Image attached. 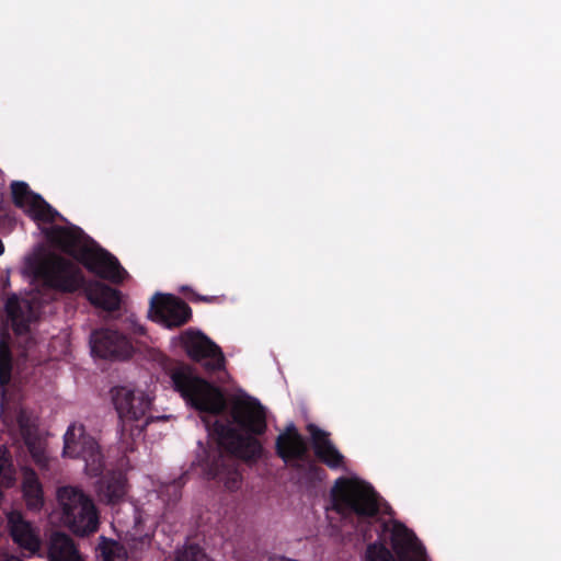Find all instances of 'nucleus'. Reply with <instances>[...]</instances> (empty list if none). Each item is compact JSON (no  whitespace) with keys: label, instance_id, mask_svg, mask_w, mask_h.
Returning <instances> with one entry per match:
<instances>
[{"label":"nucleus","instance_id":"nucleus-1","mask_svg":"<svg viewBox=\"0 0 561 561\" xmlns=\"http://www.w3.org/2000/svg\"><path fill=\"white\" fill-rule=\"evenodd\" d=\"M267 430L266 409L252 397L231 402L225 420L216 419L210 432L217 438V446H201L196 461L208 480L222 483L228 491L241 485L238 459L256 461L263 446L256 436Z\"/></svg>","mask_w":561,"mask_h":561},{"label":"nucleus","instance_id":"nucleus-2","mask_svg":"<svg viewBox=\"0 0 561 561\" xmlns=\"http://www.w3.org/2000/svg\"><path fill=\"white\" fill-rule=\"evenodd\" d=\"M331 507L343 519L356 517V528L365 540L373 538L371 526L378 524V540L367 546L365 561H396L385 543L390 534V543L399 561H427L425 547L416 535L399 520L387 522L380 514V496L367 482L356 478L340 477L331 492Z\"/></svg>","mask_w":561,"mask_h":561},{"label":"nucleus","instance_id":"nucleus-3","mask_svg":"<svg viewBox=\"0 0 561 561\" xmlns=\"http://www.w3.org/2000/svg\"><path fill=\"white\" fill-rule=\"evenodd\" d=\"M26 273L45 288L62 294L81 291L95 308L112 312L121 308L122 293L96 279H88L82 270L69 259L48 253L27 259Z\"/></svg>","mask_w":561,"mask_h":561},{"label":"nucleus","instance_id":"nucleus-4","mask_svg":"<svg viewBox=\"0 0 561 561\" xmlns=\"http://www.w3.org/2000/svg\"><path fill=\"white\" fill-rule=\"evenodd\" d=\"M82 233L83 231L78 227L61 226H53L45 231L46 238L53 244L76 257L90 273L114 284L123 283L127 272L107 250L99 244H93L92 247H82L76 252Z\"/></svg>","mask_w":561,"mask_h":561},{"label":"nucleus","instance_id":"nucleus-5","mask_svg":"<svg viewBox=\"0 0 561 561\" xmlns=\"http://www.w3.org/2000/svg\"><path fill=\"white\" fill-rule=\"evenodd\" d=\"M111 399L119 420L121 440L126 449H131V445L151 422L168 419L165 415H148L152 399L142 390L116 386L111 389Z\"/></svg>","mask_w":561,"mask_h":561},{"label":"nucleus","instance_id":"nucleus-6","mask_svg":"<svg viewBox=\"0 0 561 561\" xmlns=\"http://www.w3.org/2000/svg\"><path fill=\"white\" fill-rule=\"evenodd\" d=\"M170 377L175 391L195 410L214 416L222 415L226 411L227 403L222 391L195 375L188 365H178L171 369Z\"/></svg>","mask_w":561,"mask_h":561},{"label":"nucleus","instance_id":"nucleus-7","mask_svg":"<svg viewBox=\"0 0 561 561\" xmlns=\"http://www.w3.org/2000/svg\"><path fill=\"white\" fill-rule=\"evenodd\" d=\"M47 299L41 289L31 290L23 296L13 293L5 300L7 325L11 327L15 344L24 356L35 345L31 325L39 319Z\"/></svg>","mask_w":561,"mask_h":561},{"label":"nucleus","instance_id":"nucleus-8","mask_svg":"<svg viewBox=\"0 0 561 561\" xmlns=\"http://www.w3.org/2000/svg\"><path fill=\"white\" fill-rule=\"evenodd\" d=\"M60 520L78 536H88L99 529V512L90 495L77 486L66 485L57 491Z\"/></svg>","mask_w":561,"mask_h":561},{"label":"nucleus","instance_id":"nucleus-9","mask_svg":"<svg viewBox=\"0 0 561 561\" xmlns=\"http://www.w3.org/2000/svg\"><path fill=\"white\" fill-rule=\"evenodd\" d=\"M275 451L285 463L300 473L307 484L313 485L327 478L325 470L309 458L307 443L293 423L277 436Z\"/></svg>","mask_w":561,"mask_h":561},{"label":"nucleus","instance_id":"nucleus-10","mask_svg":"<svg viewBox=\"0 0 561 561\" xmlns=\"http://www.w3.org/2000/svg\"><path fill=\"white\" fill-rule=\"evenodd\" d=\"M64 454L85 462V471L92 477L102 474L104 457L98 442L85 434L82 425L71 424L64 436Z\"/></svg>","mask_w":561,"mask_h":561},{"label":"nucleus","instance_id":"nucleus-11","mask_svg":"<svg viewBox=\"0 0 561 561\" xmlns=\"http://www.w3.org/2000/svg\"><path fill=\"white\" fill-rule=\"evenodd\" d=\"M186 355L199 363L207 373L225 369L226 358L221 348L202 332L186 330L181 334Z\"/></svg>","mask_w":561,"mask_h":561},{"label":"nucleus","instance_id":"nucleus-12","mask_svg":"<svg viewBox=\"0 0 561 561\" xmlns=\"http://www.w3.org/2000/svg\"><path fill=\"white\" fill-rule=\"evenodd\" d=\"M10 188L13 204L33 220L51 224L61 217L39 194L34 193L27 183L13 181Z\"/></svg>","mask_w":561,"mask_h":561},{"label":"nucleus","instance_id":"nucleus-13","mask_svg":"<svg viewBox=\"0 0 561 561\" xmlns=\"http://www.w3.org/2000/svg\"><path fill=\"white\" fill-rule=\"evenodd\" d=\"M149 313L152 320L167 328L182 327L192 318V309L184 300L165 294H156L151 298Z\"/></svg>","mask_w":561,"mask_h":561},{"label":"nucleus","instance_id":"nucleus-14","mask_svg":"<svg viewBox=\"0 0 561 561\" xmlns=\"http://www.w3.org/2000/svg\"><path fill=\"white\" fill-rule=\"evenodd\" d=\"M90 344L92 353L104 359H127L134 353L129 337L108 328L94 330L90 337Z\"/></svg>","mask_w":561,"mask_h":561},{"label":"nucleus","instance_id":"nucleus-15","mask_svg":"<svg viewBox=\"0 0 561 561\" xmlns=\"http://www.w3.org/2000/svg\"><path fill=\"white\" fill-rule=\"evenodd\" d=\"M8 530L12 541L23 551L27 552V557L42 556V538L38 527L24 518L21 512L11 511L7 515Z\"/></svg>","mask_w":561,"mask_h":561},{"label":"nucleus","instance_id":"nucleus-16","mask_svg":"<svg viewBox=\"0 0 561 561\" xmlns=\"http://www.w3.org/2000/svg\"><path fill=\"white\" fill-rule=\"evenodd\" d=\"M311 436V445L317 459L332 470L344 467L345 457L330 439V434L314 424L307 426Z\"/></svg>","mask_w":561,"mask_h":561},{"label":"nucleus","instance_id":"nucleus-17","mask_svg":"<svg viewBox=\"0 0 561 561\" xmlns=\"http://www.w3.org/2000/svg\"><path fill=\"white\" fill-rule=\"evenodd\" d=\"M47 559L48 561H84L73 539L60 531L50 535Z\"/></svg>","mask_w":561,"mask_h":561},{"label":"nucleus","instance_id":"nucleus-18","mask_svg":"<svg viewBox=\"0 0 561 561\" xmlns=\"http://www.w3.org/2000/svg\"><path fill=\"white\" fill-rule=\"evenodd\" d=\"M22 495L30 511H41L44 506V490L42 482L33 468H22Z\"/></svg>","mask_w":561,"mask_h":561},{"label":"nucleus","instance_id":"nucleus-19","mask_svg":"<svg viewBox=\"0 0 561 561\" xmlns=\"http://www.w3.org/2000/svg\"><path fill=\"white\" fill-rule=\"evenodd\" d=\"M100 497L107 504L119 502L126 494V478L122 472L111 471L104 474L98 486Z\"/></svg>","mask_w":561,"mask_h":561},{"label":"nucleus","instance_id":"nucleus-20","mask_svg":"<svg viewBox=\"0 0 561 561\" xmlns=\"http://www.w3.org/2000/svg\"><path fill=\"white\" fill-rule=\"evenodd\" d=\"M10 344H11V335L9 333L8 327L1 325L0 327V387L2 388L1 407L4 405V396H5L4 387L10 383L11 376H12V353H11Z\"/></svg>","mask_w":561,"mask_h":561},{"label":"nucleus","instance_id":"nucleus-21","mask_svg":"<svg viewBox=\"0 0 561 561\" xmlns=\"http://www.w3.org/2000/svg\"><path fill=\"white\" fill-rule=\"evenodd\" d=\"M16 482V470L9 450L0 446V501L4 497V490L11 489Z\"/></svg>","mask_w":561,"mask_h":561},{"label":"nucleus","instance_id":"nucleus-22","mask_svg":"<svg viewBox=\"0 0 561 561\" xmlns=\"http://www.w3.org/2000/svg\"><path fill=\"white\" fill-rule=\"evenodd\" d=\"M187 481V472L182 473L179 478L172 481L164 482L159 489V497L167 505H174L182 496V488Z\"/></svg>","mask_w":561,"mask_h":561},{"label":"nucleus","instance_id":"nucleus-23","mask_svg":"<svg viewBox=\"0 0 561 561\" xmlns=\"http://www.w3.org/2000/svg\"><path fill=\"white\" fill-rule=\"evenodd\" d=\"M101 561H127L125 548L114 540L103 538L102 543L98 548Z\"/></svg>","mask_w":561,"mask_h":561},{"label":"nucleus","instance_id":"nucleus-24","mask_svg":"<svg viewBox=\"0 0 561 561\" xmlns=\"http://www.w3.org/2000/svg\"><path fill=\"white\" fill-rule=\"evenodd\" d=\"M205 553L196 545H190L176 553L174 561H204Z\"/></svg>","mask_w":561,"mask_h":561},{"label":"nucleus","instance_id":"nucleus-25","mask_svg":"<svg viewBox=\"0 0 561 561\" xmlns=\"http://www.w3.org/2000/svg\"><path fill=\"white\" fill-rule=\"evenodd\" d=\"M196 300L205 301V302H213L215 300V297L197 296Z\"/></svg>","mask_w":561,"mask_h":561},{"label":"nucleus","instance_id":"nucleus-26","mask_svg":"<svg viewBox=\"0 0 561 561\" xmlns=\"http://www.w3.org/2000/svg\"><path fill=\"white\" fill-rule=\"evenodd\" d=\"M4 561H22L19 557L15 556H9L4 559Z\"/></svg>","mask_w":561,"mask_h":561},{"label":"nucleus","instance_id":"nucleus-27","mask_svg":"<svg viewBox=\"0 0 561 561\" xmlns=\"http://www.w3.org/2000/svg\"><path fill=\"white\" fill-rule=\"evenodd\" d=\"M4 252V245L2 243V241L0 240V255L3 254Z\"/></svg>","mask_w":561,"mask_h":561},{"label":"nucleus","instance_id":"nucleus-28","mask_svg":"<svg viewBox=\"0 0 561 561\" xmlns=\"http://www.w3.org/2000/svg\"><path fill=\"white\" fill-rule=\"evenodd\" d=\"M279 561H286V559L285 558H279Z\"/></svg>","mask_w":561,"mask_h":561},{"label":"nucleus","instance_id":"nucleus-29","mask_svg":"<svg viewBox=\"0 0 561 561\" xmlns=\"http://www.w3.org/2000/svg\"><path fill=\"white\" fill-rule=\"evenodd\" d=\"M270 561H274V559H270Z\"/></svg>","mask_w":561,"mask_h":561}]
</instances>
